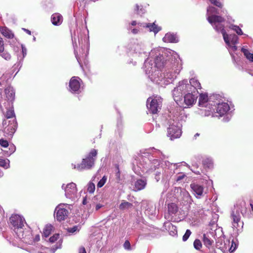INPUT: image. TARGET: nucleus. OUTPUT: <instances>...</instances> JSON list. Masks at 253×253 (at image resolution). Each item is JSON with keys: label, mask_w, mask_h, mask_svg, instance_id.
<instances>
[{"label": "nucleus", "mask_w": 253, "mask_h": 253, "mask_svg": "<svg viewBox=\"0 0 253 253\" xmlns=\"http://www.w3.org/2000/svg\"><path fill=\"white\" fill-rule=\"evenodd\" d=\"M165 56L164 66L157 72V76L151 77L153 82L161 86L172 83L182 68L179 56L174 51L166 50Z\"/></svg>", "instance_id": "f257e3e1"}, {"label": "nucleus", "mask_w": 253, "mask_h": 253, "mask_svg": "<svg viewBox=\"0 0 253 253\" xmlns=\"http://www.w3.org/2000/svg\"><path fill=\"white\" fill-rule=\"evenodd\" d=\"M167 158L161 151L154 148L141 150L133 162V170L138 175H141L142 172H152L161 165V162L157 158L164 160Z\"/></svg>", "instance_id": "f03ea898"}, {"label": "nucleus", "mask_w": 253, "mask_h": 253, "mask_svg": "<svg viewBox=\"0 0 253 253\" xmlns=\"http://www.w3.org/2000/svg\"><path fill=\"white\" fill-rule=\"evenodd\" d=\"M219 13L217 8L209 6L207 9V20L216 32L222 34L227 47L231 54V52L235 51L237 49L236 44L238 43V37L235 34H227L223 24L225 19L222 17L216 15Z\"/></svg>", "instance_id": "7ed1b4c3"}, {"label": "nucleus", "mask_w": 253, "mask_h": 253, "mask_svg": "<svg viewBox=\"0 0 253 253\" xmlns=\"http://www.w3.org/2000/svg\"><path fill=\"white\" fill-rule=\"evenodd\" d=\"M166 50L169 49L157 48L151 50L149 57L144 62L143 70L152 82L151 77L157 76V72H160L164 66Z\"/></svg>", "instance_id": "20e7f679"}, {"label": "nucleus", "mask_w": 253, "mask_h": 253, "mask_svg": "<svg viewBox=\"0 0 253 253\" xmlns=\"http://www.w3.org/2000/svg\"><path fill=\"white\" fill-rule=\"evenodd\" d=\"M185 117L183 111L180 107H177L169 111L167 119V136L171 140L181 136L182 121Z\"/></svg>", "instance_id": "39448f33"}, {"label": "nucleus", "mask_w": 253, "mask_h": 253, "mask_svg": "<svg viewBox=\"0 0 253 253\" xmlns=\"http://www.w3.org/2000/svg\"><path fill=\"white\" fill-rule=\"evenodd\" d=\"M10 222L17 238L25 243H31L32 242V231L29 227L24 228L26 223L23 217L18 214L13 215L10 218Z\"/></svg>", "instance_id": "423d86ee"}, {"label": "nucleus", "mask_w": 253, "mask_h": 253, "mask_svg": "<svg viewBox=\"0 0 253 253\" xmlns=\"http://www.w3.org/2000/svg\"><path fill=\"white\" fill-rule=\"evenodd\" d=\"M4 106L7 111L5 115L6 119L2 122V131L5 137L10 138L17 128V122L12 105L9 107L8 104L4 103Z\"/></svg>", "instance_id": "0eeeda50"}, {"label": "nucleus", "mask_w": 253, "mask_h": 253, "mask_svg": "<svg viewBox=\"0 0 253 253\" xmlns=\"http://www.w3.org/2000/svg\"><path fill=\"white\" fill-rule=\"evenodd\" d=\"M245 203H242L240 205L234 206L231 213L232 219L233 228L237 229V231L242 230L243 227V222L241 220V214H244L246 212V209L243 207Z\"/></svg>", "instance_id": "6e6552de"}, {"label": "nucleus", "mask_w": 253, "mask_h": 253, "mask_svg": "<svg viewBox=\"0 0 253 253\" xmlns=\"http://www.w3.org/2000/svg\"><path fill=\"white\" fill-rule=\"evenodd\" d=\"M97 154V150L94 149H91L86 158L82 160V163L80 164H78L77 165L72 164L73 168L77 169L79 171L91 169L94 166Z\"/></svg>", "instance_id": "1a4fd4ad"}, {"label": "nucleus", "mask_w": 253, "mask_h": 253, "mask_svg": "<svg viewBox=\"0 0 253 253\" xmlns=\"http://www.w3.org/2000/svg\"><path fill=\"white\" fill-rule=\"evenodd\" d=\"M188 80H184L178 83V85L172 90V96L173 99L177 105H179V102L183 94L191 92Z\"/></svg>", "instance_id": "9d476101"}, {"label": "nucleus", "mask_w": 253, "mask_h": 253, "mask_svg": "<svg viewBox=\"0 0 253 253\" xmlns=\"http://www.w3.org/2000/svg\"><path fill=\"white\" fill-rule=\"evenodd\" d=\"M210 182L207 180H203L201 182H193L190 185L192 193L198 199H200L207 194L208 190L204 186L205 184Z\"/></svg>", "instance_id": "9b49d317"}, {"label": "nucleus", "mask_w": 253, "mask_h": 253, "mask_svg": "<svg viewBox=\"0 0 253 253\" xmlns=\"http://www.w3.org/2000/svg\"><path fill=\"white\" fill-rule=\"evenodd\" d=\"M162 99L160 97H149L147 101V107L150 113L157 114L161 110Z\"/></svg>", "instance_id": "f8f14e48"}, {"label": "nucleus", "mask_w": 253, "mask_h": 253, "mask_svg": "<svg viewBox=\"0 0 253 253\" xmlns=\"http://www.w3.org/2000/svg\"><path fill=\"white\" fill-rule=\"evenodd\" d=\"M178 164L171 163L169 161L165 162V167L163 168L162 180L167 182L175 173V170L177 169Z\"/></svg>", "instance_id": "ddd939ff"}, {"label": "nucleus", "mask_w": 253, "mask_h": 253, "mask_svg": "<svg viewBox=\"0 0 253 253\" xmlns=\"http://www.w3.org/2000/svg\"><path fill=\"white\" fill-rule=\"evenodd\" d=\"M217 97V95H212L209 97L207 93H201L199 96V105L205 108H208L209 105L212 106L213 100Z\"/></svg>", "instance_id": "4468645a"}, {"label": "nucleus", "mask_w": 253, "mask_h": 253, "mask_svg": "<svg viewBox=\"0 0 253 253\" xmlns=\"http://www.w3.org/2000/svg\"><path fill=\"white\" fill-rule=\"evenodd\" d=\"M82 81L78 77H73L70 79L69 84V90L73 93L79 94L81 92V83Z\"/></svg>", "instance_id": "2eb2a0df"}, {"label": "nucleus", "mask_w": 253, "mask_h": 253, "mask_svg": "<svg viewBox=\"0 0 253 253\" xmlns=\"http://www.w3.org/2000/svg\"><path fill=\"white\" fill-rule=\"evenodd\" d=\"M62 188L65 191V195L67 198L70 199H75L77 195V189L76 184L73 182L68 184L66 187L63 184L62 185Z\"/></svg>", "instance_id": "dca6fc26"}, {"label": "nucleus", "mask_w": 253, "mask_h": 253, "mask_svg": "<svg viewBox=\"0 0 253 253\" xmlns=\"http://www.w3.org/2000/svg\"><path fill=\"white\" fill-rule=\"evenodd\" d=\"M178 211V207L176 204L170 203L168 205V211L165 214V218L169 221L175 222L176 214Z\"/></svg>", "instance_id": "f3484780"}, {"label": "nucleus", "mask_w": 253, "mask_h": 253, "mask_svg": "<svg viewBox=\"0 0 253 253\" xmlns=\"http://www.w3.org/2000/svg\"><path fill=\"white\" fill-rule=\"evenodd\" d=\"M64 204H61L58 205L55 210L54 215L57 220L62 221L65 220L68 216L69 212L64 207Z\"/></svg>", "instance_id": "a211bd4d"}, {"label": "nucleus", "mask_w": 253, "mask_h": 253, "mask_svg": "<svg viewBox=\"0 0 253 253\" xmlns=\"http://www.w3.org/2000/svg\"><path fill=\"white\" fill-rule=\"evenodd\" d=\"M237 247V245L233 240L230 241L228 239H226L220 248L224 253H232L235 251Z\"/></svg>", "instance_id": "6ab92c4d"}, {"label": "nucleus", "mask_w": 253, "mask_h": 253, "mask_svg": "<svg viewBox=\"0 0 253 253\" xmlns=\"http://www.w3.org/2000/svg\"><path fill=\"white\" fill-rule=\"evenodd\" d=\"M216 108V113L218 114L219 117H222L226 113L230 110V107L229 104L227 102H219L218 101H214L212 106H215Z\"/></svg>", "instance_id": "aec40b11"}, {"label": "nucleus", "mask_w": 253, "mask_h": 253, "mask_svg": "<svg viewBox=\"0 0 253 253\" xmlns=\"http://www.w3.org/2000/svg\"><path fill=\"white\" fill-rule=\"evenodd\" d=\"M144 46L142 42H134L129 46V49L132 53L140 55L142 53H145Z\"/></svg>", "instance_id": "412c9836"}, {"label": "nucleus", "mask_w": 253, "mask_h": 253, "mask_svg": "<svg viewBox=\"0 0 253 253\" xmlns=\"http://www.w3.org/2000/svg\"><path fill=\"white\" fill-rule=\"evenodd\" d=\"M193 93L191 92L187 93L184 96V103L186 105L184 107L192 106L195 103L197 96V94H193Z\"/></svg>", "instance_id": "4be33fe9"}, {"label": "nucleus", "mask_w": 253, "mask_h": 253, "mask_svg": "<svg viewBox=\"0 0 253 253\" xmlns=\"http://www.w3.org/2000/svg\"><path fill=\"white\" fill-rule=\"evenodd\" d=\"M214 235V233L213 231L207 232L203 235V241L204 244L208 248H210L214 242L213 240Z\"/></svg>", "instance_id": "5701e85b"}, {"label": "nucleus", "mask_w": 253, "mask_h": 253, "mask_svg": "<svg viewBox=\"0 0 253 253\" xmlns=\"http://www.w3.org/2000/svg\"><path fill=\"white\" fill-rule=\"evenodd\" d=\"M6 97L8 100L7 104L10 106L12 104V102L15 99V90L11 86H8L5 89Z\"/></svg>", "instance_id": "b1692460"}, {"label": "nucleus", "mask_w": 253, "mask_h": 253, "mask_svg": "<svg viewBox=\"0 0 253 253\" xmlns=\"http://www.w3.org/2000/svg\"><path fill=\"white\" fill-rule=\"evenodd\" d=\"M171 221H167L164 223V227L168 230L170 235L172 236H176L177 235V228L175 226L173 225Z\"/></svg>", "instance_id": "393cba45"}, {"label": "nucleus", "mask_w": 253, "mask_h": 253, "mask_svg": "<svg viewBox=\"0 0 253 253\" xmlns=\"http://www.w3.org/2000/svg\"><path fill=\"white\" fill-rule=\"evenodd\" d=\"M147 184V180L145 178L137 179L134 182V191H138L144 189Z\"/></svg>", "instance_id": "a878e982"}, {"label": "nucleus", "mask_w": 253, "mask_h": 253, "mask_svg": "<svg viewBox=\"0 0 253 253\" xmlns=\"http://www.w3.org/2000/svg\"><path fill=\"white\" fill-rule=\"evenodd\" d=\"M163 41L165 42L176 43L178 42V37L176 34L171 33H167L163 38Z\"/></svg>", "instance_id": "bb28decb"}, {"label": "nucleus", "mask_w": 253, "mask_h": 253, "mask_svg": "<svg viewBox=\"0 0 253 253\" xmlns=\"http://www.w3.org/2000/svg\"><path fill=\"white\" fill-rule=\"evenodd\" d=\"M189 85L191 86L190 87V91L191 92H195L198 89H201V86L199 82L195 78H192L188 82Z\"/></svg>", "instance_id": "cd10ccee"}, {"label": "nucleus", "mask_w": 253, "mask_h": 253, "mask_svg": "<svg viewBox=\"0 0 253 253\" xmlns=\"http://www.w3.org/2000/svg\"><path fill=\"white\" fill-rule=\"evenodd\" d=\"M52 23L54 25H59L62 22V16L59 13L53 14L51 17Z\"/></svg>", "instance_id": "c85d7f7f"}, {"label": "nucleus", "mask_w": 253, "mask_h": 253, "mask_svg": "<svg viewBox=\"0 0 253 253\" xmlns=\"http://www.w3.org/2000/svg\"><path fill=\"white\" fill-rule=\"evenodd\" d=\"M144 24L145 25V27L148 28L150 32H153L155 34L161 30V28L156 25L154 23L152 24L144 23Z\"/></svg>", "instance_id": "c756f323"}, {"label": "nucleus", "mask_w": 253, "mask_h": 253, "mask_svg": "<svg viewBox=\"0 0 253 253\" xmlns=\"http://www.w3.org/2000/svg\"><path fill=\"white\" fill-rule=\"evenodd\" d=\"M0 33L3 36L8 39H12L14 37V34L6 27H1Z\"/></svg>", "instance_id": "7c9ffc66"}, {"label": "nucleus", "mask_w": 253, "mask_h": 253, "mask_svg": "<svg viewBox=\"0 0 253 253\" xmlns=\"http://www.w3.org/2000/svg\"><path fill=\"white\" fill-rule=\"evenodd\" d=\"M203 165L206 168L209 169H212L213 167V162L211 158H207L203 161Z\"/></svg>", "instance_id": "2f4dec72"}, {"label": "nucleus", "mask_w": 253, "mask_h": 253, "mask_svg": "<svg viewBox=\"0 0 253 253\" xmlns=\"http://www.w3.org/2000/svg\"><path fill=\"white\" fill-rule=\"evenodd\" d=\"M133 206V205L132 203H130L129 202L123 201V202L119 206V209L121 210L124 211L126 210H128L130 208H131Z\"/></svg>", "instance_id": "473e14b6"}, {"label": "nucleus", "mask_w": 253, "mask_h": 253, "mask_svg": "<svg viewBox=\"0 0 253 253\" xmlns=\"http://www.w3.org/2000/svg\"><path fill=\"white\" fill-rule=\"evenodd\" d=\"M241 51L249 61L253 62V53H251L248 49L244 47L242 48Z\"/></svg>", "instance_id": "72a5a7b5"}, {"label": "nucleus", "mask_w": 253, "mask_h": 253, "mask_svg": "<svg viewBox=\"0 0 253 253\" xmlns=\"http://www.w3.org/2000/svg\"><path fill=\"white\" fill-rule=\"evenodd\" d=\"M229 28L234 31L238 35H244L246 37L248 36L246 34H244L241 29L237 25L231 24L229 26Z\"/></svg>", "instance_id": "f704fd0d"}, {"label": "nucleus", "mask_w": 253, "mask_h": 253, "mask_svg": "<svg viewBox=\"0 0 253 253\" xmlns=\"http://www.w3.org/2000/svg\"><path fill=\"white\" fill-rule=\"evenodd\" d=\"M52 226L51 225H47L43 229V235L44 237H47L49 236L52 231Z\"/></svg>", "instance_id": "c9c22d12"}, {"label": "nucleus", "mask_w": 253, "mask_h": 253, "mask_svg": "<svg viewBox=\"0 0 253 253\" xmlns=\"http://www.w3.org/2000/svg\"><path fill=\"white\" fill-rule=\"evenodd\" d=\"M9 160L8 159H0V166L7 169L9 168Z\"/></svg>", "instance_id": "e433bc0d"}, {"label": "nucleus", "mask_w": 253, "mask_h": 253, "mask_svg": "<svg viewBox=\"0 0 253 253\" xmlns=\"http://www.w3.org/2000/svg\"><path fill=\"white\" fill-rule=\"evenodd\" d=\"M0 56L6 60H9L11 58L10 53L6 51H4V49L3 51L0 52Z\"/></svg>", "instance_id": "4c0bfd02"}, {"label": "nucleus", "mask_w": 253, "mask_h": 253, "mask_svg": "<svg viewBox=\"0 0 253 253\" xmlns=\"http://www.w3.org/2000/svg\"><path fill=\"white\" fill-rule=\"evenodd\" d=\"M194 248L197 251H200L202 247V244L199 239H196L193 243Z\"/></svg>", "instance_id": "58836bf2"}, {"label": "nucleus", "mask_w": 253, "mask_h": 253, "mask_svg": "<svg viewBox=\"0 0 253 253\" xmlns=\"http://www.w3.org/2000/svg\"><path fill=\"white\" fill-rule=\"evenodd\" d=\"M95 189V184L91 182H89L87 185V191L89 193H93Z\"/></svg>", "instance_id": "ea45409f"}, {"label": "nucleus", "mask_w": 253, "mask_h": 253, "mask_svg": "<svg viewBox=\"0 0 253 253\" xmlns=\"http://www.w3.org/2000/svg\"><path fill=\"white\" fill-rule=\"evenodd\" d=\"M16 150V147L14 145H10L9 147V151H5V155L6 156H9L13 154Z\"/></svg>", "instance_id": "a19ab883"}, {"label": "nucleus", "mask_w": 253, "mask_h": 253, "mask_svg": "<svg viewBox=\"0 0 253 253\" xmlns=\"http://www.w3.org/2000/svg\"><path fill=\"white\" fill-rule=\"evenodd\" d=\"M134 11L137 14L141 15L145 13L144 9L142 7L139 9V7L138 4H136L135 5Z\"/></svg>", "instance_id": "79ce46f5"}, {"label": "nucleus", "mask_w": 253, "mask_h": 253, "mask_svg": "<svg viewBox=\"0 0 253 253\" xmlns=\"http://www.w3.org/2000/svg\"><path fill=\"white\" fill-rule=\"evenodd\" d=\"M209 108L210 109V110H207L206 109H205V110H201V111H204V115L205 116H210L212 114V117H214L215 116L213 115V111H214V109H213L212 108H211L210 107H209Z\"/></svg>", "instance_id": "37998d69"}, {"label": "nucleus", "mask_w": 253, "mask_h": 253, "mask_svg": "<svg viewBox=\"0 0 253 253\" xmlns=\"http://www.w3.org/2000/svg\"><path fill=\"white\" fill-rule=\"evenodd\" d=\"M140 27H138L133 28V27H131V26H128V29L133 34H137L139 33V32H140Z\"/></svg>", "instance_id": "c03bdc74"}, {"label": "nucleus", "mask_w": 253, "mask_h": 253, "mask_svg": "<svg viewBox=\"0 0 253 253\" xmlns=\"http://www.w3.org/2000/svg\"><path fill=\"white\" fill-rule=\"evenodd\" d=\"M107 181V177L106 176H104L98 182L97 184V188L102 187L106 183Z\"/></svg>", "instance_id": "a18cd8bd"}, {"label": "nucleus", "mask_w": 253, "mask_h": 253, "mask_svg": "<svg viewBox=\"0 0 253 253\" xmlns=\"http://www.w3.org/2000/svg\"><path fill=\"white\" fill-rule=\"evenodd\" d=\"M128 26H131V27H133V26H136L138 27H145V25L144 23H137L136 21H133L131 22L130 24H129Z\"/></svg>", "instance_id": "49530a36"}, {"label": "nucleus", "mask_w": 253, "mask_h": 253, "mask_svg": "<svg viewBox=\"0 0 253 253\" xmlns=\"http://www.w3.org/2000/svg\"><path fill=\"white\" fill-rule=\"evenodd\" d=\"M191 231L189 229H187L184 235L183 236L182 240L184 242L188 240V239L189 238V237H190V236L191 235Z\"/></svg>", "instance_id": "de8ad7c7"}, {"label": "nucleus", "mask_w": 253, "mask_h": 253, "mask_svg": "<svg viewBox=\"0 0 253 253\" xmlns=\"http://www.w3.org/2000/svg\"><path fill=\"white\" fill-rule=\"evenodd\" d=\"M211 3L214 4V5L218 7H222V4L221 2L219 0H209Z\"/></svg>", "instance_id": "09e8293b"}, {"label": "nucleus", "mask_w": 253, "mask_h": 253, "mask_svg": "<svg viewBox=\"0 0 253 253\" xmlns=\"http://www.w3.org/2000/svg\"><path fill=\"white\" fill-rule=\"evenodd\" d=\"M0 145L4 148H6L9 146L8 141L3 138L0 139Z\"/></svg>", "instance_id": "8fccbe9b"}, {"label": "nucleus", "mask_w": 253, "mask_h": 253, "mask_svg": "<svg viewBox=\"0 0 253 253\" xmlns=\"http://www.w3.org/2000/svg\"><path fill=\"white\" fill-rule=\"evenodd\" d=\"M59 237V235L58 234H55L50 237L49 239V242L50 243H54L56 241H57Z\"/></svg>", "instance_id": "3c124183"}, {"label": "nucleus", "mask_w": 253, "mask_h": 253, "mask_svg": "<svg viewBox=\"0 0 253 253\" xmlns=\"http://www.w3.org/2000/svg\"><path fill=\"white\" fill-rule=\"evenodd\" d=\"M124 247L126 250L129 251L131 250L130 244L128 240L125 242L124 244Z\"/></svg>", "instance_id": "603ef678"}, {"label": "nucleus", "mask_w": 253, "mask_h": 253, "mask_svg": "<svg viewBox=\"0 0 253 253\" xmlns=\"http://www.w3.org/2000/svg\"><path fill=\"white\" fill-rule=\"evenodd\" d=\"M21 48H22V53L23 54L22 59H23L26 56V55L27 54V49L23 44H21Z\"/></svg>", "instance_id": "864d4df0"}, {"label": "nucleus", "mask_w": 253, "mask_h": 253, "mask_svg": "<svg viewBox=\"0 0 253 253\" xmlns=\"http://www.w3.org/2000/svg\"><path fill=\"white\" fill-rule=\"evenodd\" d=\"M33 239H32V242L31 243H28V244H33V242H38L39 241H40V235L39 234H37L35 236V238H34L33 237V236H32Z\"/></svg>", "instance_id": "5fc2aeb1"}, {"label": "nucleus", "mask_w": 253, "mask_h": 253, "mask_svg": "<svg viewBox=\"0 0 253 253\" xmlns=\"http://www.w3.org/2000/svg\"><path fill=\"white\" fill-rule=\"evenodd\" d=\"M185 176V175L184 174L181 173L179 175L176 176L175 180L178 182L182 180Z\"/></svg>", "instance_id": "6e6d98bb"}, {"label": "nucleus", "mask_w": 253, "mask_h": 253, "mask_svg": "<svg viewBox=\"0 0 253 253\" xmlns=\"http://www.w3.org/2000/svg\"><path fill=\"white\" fill-rule=\"evenodd\" d=\"M4 49L3 41L1 38L0 37V52L3 51Z\"/></svg>", "instance_id": "4d7b16f0"}, {"label": "nucleus", "mask_w": 253, "mask_h": 253, "mask_svg": "<svg viewBox=\"0 0 253 253\" xmlns=\"http://www.w3.org/2000/svg\"><path fill=\"white\" fill-rule=\"evenodd\" d=\"M78 230V227L76 226H75L72 228H68V231L69 232L73 233L75 232Z\"/></svg>", "instance_id": "13d9d810"}, {"label": "nucleus", "mask_w": 253, "mask_h": 253, "mask_svg": "<svg viewBox=\"0 0 253 253\" xmlns=\"http://www.w3.org/2000/svg\"><path fill=\"white\" fill-rule=\"evenodd\" d=\"M75 54L76 57V59L79 62V63L81 65V57L79 56V55L76 53V49H75Z\"/></svg>", "instance_id": "bf43d9fd"}, {"label": "nucleus", "mask_w": 253, "mask_h": 253, "mask_svg": "<svg viewBox=\"0 0 253 253\" xmlns=\"http://www.w3.org/2000/svg\"><path fill=\"white\" fill-rule=\"evenodd\" d=\"M160 174H161L160 172H157V173L156 174L155 179L157 182L159 181L160 179Z\"/></svg>", "instance_id": "052dcab7"}, {"label": "nucleus", "mask_w": 253, "mask_h": 253, "mask_svg": "<svg viewBox=\"0 0 253 253\" xmlns=\"http://www.w3.org/2000/svg\"><path fill=\"white\" fill-rule=\"evenodd\" d=\"M79 253H86L85 248L83 247L80 248L79 250Z\"/></svg>", "instance_id": "680f3d73"}, {"label": "nucleus", "mask_w": 253, "mask_h": 253, "mask_svg": "<svg viewBox=\"0 0 253 253\" xmlns=\"http://www.w3.org/2000/svg\"><path fill=\"white\" fill-rule=\"evenodd\" d=\"M103 205L101 204H97L96 206H95V210L96 211H98L99 210L100 208H101L102 207H103Z\"/></svg>", "instance_id": "e2e57ef3"}, {"label": "nucleus", "mask_w": 253, "mask_h": 253, "mask_svg": "<svg viewBox=\"0 0 253 253\" xmlns=\"http://www.w3.org/2000/svg\"><path fill=\"white\" fill-rule=\"evenodd\" d=\"M22 29L24 31H25L28 34H29V35H31V32L30 30H29L28 29H25V28H22Z\"/></svg>", "instance_id": "0e129e2a"}, {"label": "nucleus", "mask_w": 253, "mask_h": 253, "mask_svg": "<svg viewBox=\"0 0 253 253\" xmlns=\"http://www.w3.org/2000/svg\"><path fill=\"white\" fill-rule=\"evenodd\" d=\"M79 44H80V45L81 44L82 45H83V39H82V38H81V39L79 38ZM82 46H83V45H82Z\"/></svg>", "instance_id": "69168bd1"}, {"label": "nucleus", "mask_w": 253, "mask_h": 253, "mask_svg": "<svg viewBox=\"0 0 253 253\" xmlns=\"http://www.w3.org/2000/svg\"><path fill=\"white\" fill-rule=\"evenodd\" d=\"M87 204V200H86V197H84L83 199V205H86Z\"/></svg>", "instance_id": "338daca9"}, {"label": "nucleus", "mask_w": 253, "mask_h": 253, "mask_svg": "<svg viewBox=\"0 0 253 253\" xmlns=\"http://www.w3.org/2000/svg\"><path fill=\"white\" fill-rule=\"evenodd\" d=\"M230 119V118L229 117H226V118H223V121L224 122H228L229 121Z\"/></svg>", "instance_id": "774afa93"}]
</instances>
